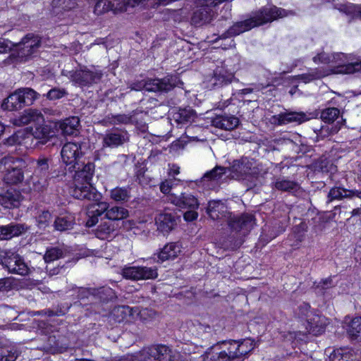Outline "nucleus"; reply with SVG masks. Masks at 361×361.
Returning a JSON list of instances; mask_svg holds the SVG:
<instances>
[{"label": "nucleus", "instance_id": "nucleus-1", "mask_svg": "<svg viewBox=\"0 0 361 361\" xmlns=\"http://www.w3.org/2000/svg\"><path fill=\"white\" fill-rule=\"evenodd\" d=\"M95 166L92 162L77 165L75 171L73 183L70 188V193L78 200L97 201L100 198V194L91 183L94 174Z\"/></svg>", "mask_w": 361, "mask_h": 361}, {"label": "nucleus", "instance_id": "nucleus-2", "mask_svg": "<svg viewBox=\"0 0 361 361\" xmlns=\"http://www.w3.org/2000/svg\"><path fill=\"white\" fill-rule=\"evenodd\" d=\"M286 16V13L284 9L279 8L276 6L263 7L253 13L250 18L235 23L226 32L222 34L220 38L226 39L238 35L253 27L271 22L279 17Z\"/></svg>", "mask_w": 361, "mask_h": 361}, {"label": "nucleus", "instance_id": "nucleus-3", "mask_svg": "<svg viewBox=\"0 0 361 361\" xmlns=\"http://www.w3.org/2000/svg\"><path fill=\"white\" fill-rule=\"evenodd\" d=\"M207 213L214 220L225 219L232 231L237 233L242 232L243 235L247 233L254 226L252 215L245 214L240 216H233L232 213L228 211L227 207L221 201L209 202Z\"/></svg>", "mask_w": 361, "mask_h": 361}, {"label": "nucleus", "instance_id": "nucleus-4", "mask_svg": "<svg viewBox=\"0 0 361 361\" xmlns=\"http://www.w3.org/2000/svg\"><path fill=\"white\" fill-rule=\"evenodd\" d=\"M180 84L183 82L177 75H167L163 78H147L135 81L130 85V88L135 91L145 90L162 94L169 92Z\"/></svg>", "mask_w": 361, "mask_h": 361}, {"label": "nucleus", "instance_id": "nucleus-5", "mask_svg": "<svg viewBox=\"0 0 361 361\" xmlns=\"http://www.w3.org/2000/svg\"><path fill=\"white\" fill-rule=\"evenodd\" d=\"M312 59L316 64H331V67L337 68L336 72L338 73L351 74L361 71V60L349 62L343 53L329 55L322 52L314 56Z\"/></svg>", "mask_w": 361, "mask_h": 361}, {"label": "nucleus", "instance_id": "nucleus-6", "mask_svg": "<svg viewBox=\"0 0 361 361\" xmlns=\"http://www.w3.org/2000/svg\"><path fill=\"white\" fill-rule=\"evenodd\" d=\"M228 169V174L226 177L250 183L261 174L259 165L254 159L247 157L235 160Z\"/></svg>", "mask_w": 361, "mask_h": 361}, {"label": "nucleus", "instance_id": "nucleus-7", "mask_svg": "<svg viewBox=\"0 0 361 361\" xmlns=\"http://www.w3.org/2000/svg\"><path fill=\"white\" fill-rule=\"evenodd\" d=\"M37 96L38 94L31 88L18 89L3 101L1 108L7 111H17L31 105Z\"/></svg>", "mask_w": 361, "mask_h": 361}, {"label": "nucleus", "instance_id": "nucleus-8", "mask_svg": "<svg viewBox=\"0 0 361 361\" xmlns=\"http://www.w3.org/2000/svg\"><path fill=\"white\" fill-rule=\"evenodd\" d=\"M68 74L69 79L79 87H89L97 83L103 75L102 71L90 69L86 66H80L79 68L70 71Z\"/></svg>", "mask_w": 361, "mask_h": 361}, {"label": "nucleus", "instance_id": "nucleus-9", "mask_svg": "<svg viewBox=\"0 0 361 361\" xmlns=\"http://www.w3.org/2000/svg\"><path fill=\"white\" fill-rule=\"evenodd\" d=\"M82 155L81 146L76 142L66 143L61 151V161L70 171L77 167Z\"/></svg>", "mask_w": 361, "mask_h": 361}, {"label": "nucleus", "instance_id": "nucleus-10", "mask_svg": "<svg viewBox=\"0 0 361 361\" xmlns=\"http://www.w3.org/2000/svg\"><path fill=\"white\" fill-rule=\"evenodd\" d=\"M1 262L10 273L22 276L29 273V268L24 259L15 252H6L2 256Z\"/></svg>", "mask_w": 361, "mask_h": 361}, {"label": "nucleus", "instance_id": "nucleus-11", "mask_svg": "<svg viewBox=\"0 0 361 361\" xmlns=\"http://www.w3.org/2000/svg\"><path fill=\"white\" fill-rule=\"evenodd\" d=\"M123 278L133 281L154 279L158 276L155 267H125L122 269Z\"/></svg>", "mask_w": 361, "mask_h": 361}, {"label": "nucleus", "instance_id": "nucleus-12", "mask_svg": "<svg viewBox=\"0 0 361 361\" xmlns=\"http://www.w3.org/2000/svg\"><path fill=\"white\" fill-rule=\"evenodd\" d=\"M18 56L22 59L27 60L37 51L40 46V39L33 34H28L17 44Z\"/></svg>", "mask_w": 361, "mask_h": 361}, {"label": "nucleus", "instance_id": "nucleus-13", "mask_svg": "<svg viewBox=\"0 0 361 361\" xmlns=\"http://www.w3.org/2000/svg\"><path fill=\"white\" fill-rule=\"evenodd\" d=\"M167 200L181 209H196L199 207L197 199L190 193L181 192L180 195L170 194Z\"/></svg>", "mask_w": 361, "mask_h": 361}, {"label": "nucleus", "instance_id": "nucleus-14", "mask_svg": "<svg viewBox=\"0 0 361 361\" xmlns=\"http://www.w3.org/2000/svg\"><path fill=\"white\" fill-rule=\"evenodd\" d=\"M44 121L43 114L37 109H28L18 117L12 118L11 123L16 126H23L30 123L40 124Z\"/></svg>", "mask_w": 361, "mask_h": 361}, {"label": "nucleus", "instance_id": "nucleus-15", "mask_svg": "<svg viewBox=\"0 0 361 361\" xmlns=\"http://www.w3.org/2000/svg\"><path fill=\"white\" fill-rule=\"evenodd\" d=\"M144 361H172L171 350L166 345H154L143 352Z\"/></svg>", "mask_w": 361, "mask_h": 361}, {"label": "nucleus", "instance_id": "nucleus-16", "mask_svg": "<svg viewBox=\"0 0 361 361\" xmlns=\"http://www.w3.org/2000/svg\"><path fill=\"white\" fill-rule=\"evenodd\" d=\"M129 140L128 134L126 130H114L107 132L103 137V147L114 148L123 145Z\"/></svg>", "mask_w": 361, "mask_h": 361}, {"label": "nucleus", "instance_id": "nucleus-17", "mask_svg": "<svg viewBox=\"0 0 361 361\" xmlns=\"http://www.w3.org/2000/svg\"><path fill=\"white\" fill-rule=\"evenodd\" d=\"M355 197L361 199V191L348 190L343 187L334 186L331 188L327 195V202L340 201L345 199L352 200Z\"/></svg>", "mask_w": 361, "mask_h": 361}, {"label": "nucleus", "instance_id": "nucleus-18", "mask_svg": "<svg viewBox=\"0 0 361 361\" xmlns=\"http://www.w3.org/2000/svg\"><path fill=\"white\" fill-rule=\"evenodd\" d=\"M308 118L306 114L302 112H285L271 117V121L275 125H286L290 123H302L307 121Z\"/></svg>", "mask_w": 361, "mask_h": 361}, {"label": "nucleus", "instance_id": "nucleus-19", "mask_svg": "<svg viewBox=\"0 0 361 361\" xmlns=\"http://www.w3.org/2000/svg\"><path fill=\"white\" fill-rule=\"evenodd\" d=\"M109 207V204L106 202H99L90 204L87 208V220L86 226L92 227L96 225L99 221V217H101Z\"/></svg>", "mask_w": 361, "mask_h": 361}, {"label": "nucleus", "instance_id": "nucleus-20", "mask_svg": "<svg viewBox=\"0 0 361 361\" xmlns=\"http://www.w3.org/2000/svg\"><path fill=\"white\" fill-rule=\"evenodd\" d=\"M28 230L25 224L11 223L6 226H0V240H8L19 236Z\"/></svg>", "mask_w": 361, "mask_h": 361}, {"label": "nucleus", "instance_id": "nucleus-21", "mask_svg": "<svg viewBox=\"0 0 361 361\" xmlns=\"http://www.w3.org/2000/svg\"><path fill=\"white\" fill-rule=\"evenodd\" d=\"M157 229L163 233H169L176 225V220L174 215L168 212H161L155 218Z\"/></svg>", "mask_w": 361, "mask_h": 361}, {"label": "nucleus", "instance_id": "nucleus-22", "mask_svg": "<svg viewBox=\"0 0 361 361\" xmlns=\"http://www.w3.org/2000/svg\"><path fill=\"white\" fill-rule=\"evenodd\" d=\"M212 126L224 130H233L239 123L238 118L232 115L217 116L212 121Z\"/></svg>", "mask_w": 361, "mask_h": 361}, {"label": "nucleus", "instance_id": "nucleus-23", "mask_svg": "<svg viewBox=\"0 0 361 361\" xmlns=\"http://www.w3.org/2000/svg\"><path fill=\"white\" fill-rule=\"evenodd\" d=\"M233 79L234 75L231 71H228L224 67H218L214 70L210 82L213 87H220L231 83Z\"/></svg>", "mask_w": 361, "mask_h": 361}, {"label": "nucleus", "instance_id": "nucleus-24", "mask_svg": "<svg viewBox=\"0 0 361 361\" xmlns=\"http://www.w3.org/2000/svg\"><path fill=\"white\" fill-rule=\"evenodd\" d=\"M327 325V319L316 313L308 318L306 329L310 334L317 336L322 334Z\"/></svg>", "mask_w": 361, "mask_h": 361}, {"label": "nucleus", "instance_id": "nucleus-25", "mask_svg": "<svg viewBox=\"0 0 361 361\" xmlns=\"http://www.w3.org/2000/svg\"><path fill=\"white\" fill-rule=\"evenodd\" d=\"M102 222L95 230L97 238L102 240H107L109 238H112L118 227L117 224L106 219L103 220L102 218Z\"/></svg>", "mask_w": 361, "mask_h": 361}, {"label": "nucleus", "instance_id": "nucleus-26", "mask_svg": "<svg viewBox=\"0 0 361 361\" xmlns=\"http://www.w3.org/2000/svg\"><path fill=\"white\" fill-rule=\"evenodd\" d=\"M20 202V195L13 190H8L0 195V204L6 208L18 207Z\"/></svg>", "mask_w": 361, "mask_h": 361}, {"label": "nucleus", "instance_id": "nucleus-27", "mask_svg": "<svg viewBox=\"0 0 361 361\" xmlns=\"http://www.w3.org/2000/svg\"><path fill=\"white\" fill-rule=\"evenodd\" d=\"M82 291L92 293L93 298L104 302L111 301L116 298V293L110 287L104 286L97 289L83 290Z\"/></svg>", "mask_w": 361, "mask_h": 361}, {"label": "nucleus", "instance_id": "nucleus-28", "mask_svg": "<svg viewBox=\"0 0 361 361\" xmlns=\"http://www.w3.org/2000/svg\"><path fill=\"white\" fill-rule=\"evenodd\" d=\"M79 124V118L73 116L62 121L59 124V128L63 135H73L78 133Z\"/></svg>", "mask_w": 361, "mask_h": 361}, {"label": "nucleus", "instance_id": "nucleus-29", "mask_svg": "<svg viewBox=\"0 0 361 361\" xmlns=\"http://www.w3.org/2000/svg\"><path fill=\"white\" fill-rule=\"evenodd\" d=\"M174 121L178 123L185 124L192 122L196 118L195 111L191 108L180 109L173 115Z\"/></svg>", "mask_w": 361, "mask_h": 361}, {"label": "nucleus", "instance_id": "nucleus-30", "mask_svg": "<svg viewBox=\"0 0 361 361\" xmlns=\"http://www.w3.org/2000/svg\"><path fill=\"white\" fill-rule=\"evenodd\" d=\"M180 252V246L178 243H171L166 245L159 254V258L161 261L173 259Z\"/></svg>", "mask_w": 361, "mask_h": 361}, {"label": "nucleus", "instance_id": "nucleus-31", "mask_svg": "<svg viewBox=\"0 0 361 361\" xmlns=\"http://www.w3.org/2000/svg\"><path fill=\"white\" fill-rule=\"evenodd\" d=\"M49 159L45 157L39 158L36 161L35 173L43 180V185L47 183L49 177Z\"/></svg>", "mask_w": 361, "mask_h": 361}, {"label": "nucleus", "instance_id": "nucleus-32", "mask_svg": "<svg viewBox=\"0 0 361 361\" xmlns=\"http://www.w3.org/2000/svg\"><path fill=\"white\" fill-rule=\"evenodd\" d=\"M128 216V211L122 207L114 206L107 209L104 218L107 220L116 222V221L122 220Z\"/></svg>", "mask_w": 361, "mask_h": 361}, {"label": "nucleus", "instance_id": "nucleus-33", "mask_svg": "<svg viewBox=\"0 0 361 361\" xmlns=\"http://www.w3.org/2000/svg\"><path fill=\"white\" fill-rule=\"evenodd\" d=\"M274 185L276 189L286 192L296 191L299 188L298 183L286 179L284 177L276 178L274 183Z\"/></svg>", "mask_w": 361, "mask_h": 361}, {"label": "nucleus", "instance_id": "nucleus-34", "mask_svg": "<svg viewBox=\"0 0 361 361\" xmlns=\"http://www.w3.org/2000/svg\"><path fill=\"white\" fill-rule=\"evenodd\" d=\"M219 346V345H216L212 347L211 350L207 351L204 357V361H230L226 350L216 351Z\"/></svg>", "mask_w": 361, "mask_h": 361}, {"label": "nucleus", "instance_id": "nucleus-35", "mask_svg": "<svg viewBox=\"0 0 361 361\" xmlns=\"http://www.w3.org/2000/svg\"><path fill=\"white\" fill-rule=\"evenodd\" d=\"M219 346H223L222 350H226L227 352V356L229 357L230 361H239L240 356L238 351V341H223Z\"/></svg>", "mask_w": 361, "mask_h": 361}, {"label": "nucleus", "instance_id": "nucleus-36", "mask_svg": "<svg viewBox=\"0 0 361 361\" xmlns=\"http://www.w3.org/2000/svg\"><path fill=\"white\" fill-rule=\"evenodd\" d=\"M327 73L321 69L314 68L310 69L308 73L298 75L295 78L305 83H308L313 80L321 79L327 75Z\"/></svg>", "mask_w": 361, "mask_h": 361}, {"label": "nucleus", "instance_id": "nucleus-37", "mask_svg": "<svg viewBox=\"0 0 361 361\" xmlns=\"http://www.w3.org/2000/svg\"><path fill=\"white\" fill-rule=\"evenodd\" d=\"M110 197L115 202H128L130 198V191L128 188L116 187L110 190Z\"/></svg>", "mask_w": 361, "mask_h": 361}, {"label": "nucleus", "instance_id": "nucleus-38", "mask_svg": "<svg viewBox=\"0 0 361 361\" xmlns=\"http://www.w3.org/2000/svg\"><path fill=\"white\" fill-rule=\"evenodd\" d=\"M21 166L22 163H20L6 171L7 173L5 178L8 183L16 184L23 180V173L22 170L19 169Z\"/></svg>", "mask_w": 361, "mask_h": 361}, {"label": "nucleus", "instance_id": "nucleus-39", "mask_svg": "<svg viewBox=\"0 0 361 361\" xmlns=\"http://www.w3.org/2000/svg\"><path fill=\"white\" fill-rule=\"evenodd\" d=\"M227 173H228V168L216 166L211 171L206 172L202 178L207 180H219L222 179L224 176Z\"/></svg>", "mask_w": 361, "mask_h": 361}, {"label": "nucleus", "instance_id": "nucleus-40", "mask_svg": "<svg viewBox=\"0 0 361 361\" xmlns=\"http://www.w3.org/2000/svg\"><path fill=\"white\" fill-rule=\"evenodd\" d=\"M49 128L47 126H37L32 134L27 137V139L34 137L38 140V142L44 143L49 137Z\"/></svg>", "mask_w": 361, "mask_h": 361}, {"label": "nucleus", "instance_id": "nucleus-41", "mask_svg": "<svg viewBox=\"0 0 361 361\" xmlns=\"http://www.w3.org/2000/svg\"><path fill=\"white\" fill-rule=\"evenodd\" d=\"M347 331L352 338L361 341V317L354 318Z\"/></svg>", "mask_w": 361, "mask_h": 361}, {"label": "nucleus", "instance_id": "nucleus-42", "mask_svg": "<svg viewBox=\"0 0 361 361\" xmlns=\"http://www.w3.org/2000/svg\"><path fill=\"white\" fill-rule=\"evenodd\" d=\"M238 347L240 360H243L244 357L254 349V341L250 338H246L241 341H238Z\"/></svg>", "mask_w": 361, "mask_h": 361}, {"label": "nucleus", "instance_id": "nucleus-43", "mask_svg": "<svg viewBox=\"0 0 361 361\" xmlns=\"http://www.w3.org/2000/svg\"><path fill=\"white\" fill-rule=\"evenodd\" d=\"M340 111L335 107H329L324 109L321 113L322 120L326 123H332L338 118Z\"/></svg>", "mask_w": 361, "mask_h": 361}, {"label": "nucleus", "instance_id": "nucleus-44", "mask_svg": "<svg viewBox=\"0 0 361 361\" xmlns=\"http://www.w3.org/2000/svg\"><path fill=\"white\" fill-rule=\"evenodd\" d=\"M73 226V221L71 217L59 216L54 221L55 228L60 231L71 229Z\"/></svg>", "mask_w": 361, "mask_h": 361}, {"label": "nucleus", "instance_id": "nucleus-45", "mask_svg": "<svg viewBox=\"0 0 361 361\" xmlns=\"http://www.w3.org/2000/svg\"><path fill=\"white\" fill-rule=\"evenodd\" d=\"M314 313V312L311 310L310 305L306 302H302L299 305L295 312L296 317L302 320H305L306 322H307L308 318L312 317Z\"/></svg>", "mask_w": 361, "mask_h": 361}, {"label": "nucleus", "instance_id": "nucleus-46", "mask_svg": "<svg viewBox=\"0 0 361 361\" xmlns=\"http://www.w3.org/2000/svg\"><path fill=\"white\" fill-rule=\"evenodd\" d=\"M23 160L18 158L15 159L10 155H6L0 157V169L4 166V170L8 171L12 167H14L18 164L22 163Z\"/></svg>", "mask_w": 361, "mask_h": 361}, {"label": "nucleus", "instance_id": "nucleus-47", "mask_svg": "<svg viewBox=\"0 0 361 361\" xmlns=\"http://www.w3.org/2000/svg\"><path fill=\"white\" fill-rule=\"evenodd\" d=\"M341 11L351 16L353 18L361 19V5H354L351 4L342 5Z\"/></svg>", "mask_w": 361, "mask_h": 361}, {"label": "nucleus", "instance_id": "nucleus-48", "mask_svg": "<svg viewBox=\"0 0 361 361\" xmlns=\"http://www.w3.org/2000/svg\"><path fill=\"white\" fill-rule=\"evenodd\" d=\"M340 129V127L323 126L319 129H314V132L317 133V137L324 139L329 137L331 135L336 133Z\"/></svg>", "mask_w": 361, "mask_h": 361}, {"label": "nucleus", "instance_id": "nucleus-49", "mask_svg": "<svg viewBox=\"0 0 361 361\" xmlns=\"http://www.w3.org/2000/svg\"><path fill=\"white\" fill-rule=\"evenodd\" d=\"M51 5L53 8L64 11L71 10L75 7V0H52Z\"/></svg>", "mask_w": 361, "mask_h": 361}, {"label": "nucleus", "instance_id": "nucleus-50", "mask_svg": "<svg viewBox=\"0 0 361 361\" xmlns=\"http://www.w3.org/2000/svg\"><path fill=\"white\" fill-rule=\"evenodd\" d=\"M51 214L49 211H40L36 221L39 228H45L51 222Z\"/></svg>", "mask_w": 361, "mask_h": 361}, {"label": "nucleus", "instance_id": "nucleus-51", "mask_svg": "<svg viewBox=\"0 0 361 361\" xmlns=\"http://www.w3.org/2000/svg\"><path fill=\"white\" fill-rule=\"evenodd\" d=\"M63 256V251L58 247L48 249L44 256L46 262H51L56 260Z\"/></svg>", "mask_w": 361, "mask_h": 361}, {"label": "nucleus", "instance_id": "nucleus-52", "mask_svg": "<svg viewBox=\"0 0 361 361\" xmlns=\"http://www.w3.org/2000/svg\"><path fill=\"white\" fill-rule=\"evenodd\" d=\"M140 3L141 0H123L122 3L118 4L115 9L121 12H126L128 11L130 8L137 6Z\"/></svg>", "mask_w": 361, "mask_h": 361}, {"label": "nucleus", "instance_id": "nucleus-53", "mask_svg": "<svg viewBox=\"0 0 361 361\" xmlns=\"http://www.w3.org/2000/svg\"><path fill=\"white\" fill-rule=\"evenodd\" d=\"M349 353L343 349L334 350L329 356L330 361H350Z\"/></svg>", "mask_w": 361, "mask_h": 361}, {"label": "nucleus", "instance_id": "nucleus-54", "mask_svg": "<svg viewBox=\"0 0 361 361\" xmlns=\"http://www.w3.org/2000/svg\"><path fill=\"white\" fill-rule=\"evenodd\" d=\"M66 94V92L63 89L53 88L47 92V97L49 99H58L63 97Z\"/></svg>", "mask_w": 361, "mask_h": 361}, {"label": "nucleus", "instance_id": "nucleus-55", "mask_svg": "<svg viewBox=\"0 0 361 361\" xmlns=\"http://www.w3.org/2000/svg\"><path fill=\"white\" fill-rule=\"evenodd\" d=\"M69 307H67L66 310H60L59 311L54 312L52 310L47 309L35 312V315H47L48 317H52L55 315H63L67 312Z\"/></svg>", "mask_w": 361, "mask_h": 361}, {"label": "nucleus", "instance_id": "nucleus-56", "mask_svg": "<svg viewBox=\"0 0 361 361\" xmlns=\"http://www.w3.org/2000/svg\"><path fill=\"white\" fill-rule=\"evenodd\" d=\"M334 286L333 281L331 278H327L322 280L316 286V289L318 290V293H323V290L329 289Z\"/></svg>", "mask_w": 361, "mask_h": 361}, {"label": "nucleus", "instance_id": "nucleus-57", "mask_svg": "<svg viewBox=\"0 0 361 361\" xmlns=\"http://www.w3.org/2000/svg\"><path fill=\"white\" fill-rule=\"evenodd\" d=\"M112 122L116 124H127L131 122V116L126 114H117L112 117Z\"/></svg>", "mask_w": 361, "mask_h": 361}, {"label": "nucleus", "instance_id": "nucleus-58", "mask_svg": "<svg viewBox=\"0 0 361 361\" xmlns=\"http://www.w3.org/2000/svg\"><path fill=\"white\" fill-rule=\"evenodd\" d=\"M17 358L16 353L10 351L0 350V361H15Z\"/></svg>", "mask_w": 361, "mask_h": 361}, {"label": "nucleus", "instance_id": "nucleus-59", "mask_svg": "<svg viewBox=\"0 0 361 361\" xmlns=\"http://www.w3.org/2000/svg\"><path fill=\"white\" fill-rule=\"evenodd\" d=\"M173 180H166L163 181L160 185V190L164 194L167 195V197L171 194V190L173 188Z\"/></svg>", "mask_w": 361, "mask_h": 361}, {"label": "nucleus", "instance_id": "nucleus-60", "mask_svg": "<svg viewBox=\"0 0 361 361\" xmlns=\"http://www.w3.org/2000/svg\"><path fill=\"white\" fill-rule=\"evenodd\" d=\"M243 243V239L240 237H238L237 239H228V244H226V246L231 250H235L238 248Z\"/></svg>", "mask_w": 361, "mask_h": 361}, {"label": "nucleus", "instance_id": "nucleus-61", "mask_svg": "<svg viewBox=\"0 0 361 361\" xmlns=\"http://www.w3.org/2000/svg\"><path fill=\"white\" fill-rule=\"evenodd\" d=\"M21 133H18L6 140L5 144L8 145H13L16 144H21Z\"/></svg>", "mask_w": 361, "mask_h": 361}, {"label": "nucleus", "instance_id": "nucleus-62", "mask_svg": "<svg viewBox=\"0 0 361 361\" xmlns=\"http://www.w3.org/2000/svg\"><path fill=\"white\" fill-rule=\"evenodd\" d=\"M197 216L198 214L195 209H190L184 214V219L187 221H192L196 219Z\"/></svg>", "mask_w": 361, "mask_h": 361}, {"label": "nucleus", "instance_id": "nucleus-63", "mask_svg": "<svg viewBox=\"0 0 361 361\" xmlns=\"http://www.w3.org/2000/svg\"><path fill=\"white\" fill-rule=\"evenodd\" d=\"M93 288H80L78 289V298L80 299H84L85 298H88L89 297L93 298V293L90 292H83V290H92Z\"/></svg>", "mask_w": 361, "mask_h": 361}, {"label": "nucleus", "instance_id": "nucleus-64", "mask_svg": "<svg viewBox=\"0 0 361 361\" xmlns=\"http://www.w3.org/2000/svg\"><path fill=\"white\" fill-rule=\"evenodd\" d=\"M11 288V283L6 279H0V291L6 290Z\"/></svg>", "mask_w": 361, "mask_h": 361}]
</instances>
